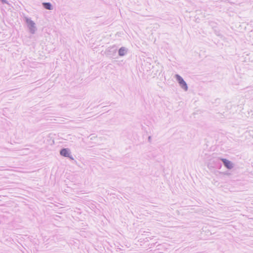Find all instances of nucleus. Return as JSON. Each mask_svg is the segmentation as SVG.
<instances>
[{
    "label": "nucleus",
    "mask_w": 253,
    "mask_h": 253,
    "mask_svg": "<svg viewBox=\"0 0 253 253\" xmlns=\"http://www.w3.org/2000/svg\"><path fill=\"white\" fill-rule=\"evenodd\" d=\"M176 79L180 84L181 86L185 90H187L188 87L186 83L183 80V79L179 75H176Z\"/></svg>",
    "instance_id": "f257e3e1"
},
{
    "label": "nucleus",
    "mask_w": 253,
    "mask_h": 253,
    "mask_svg": "<svg viewBox=\"0 0 253 253\" xmlns=\"http://www.w3.org/2000/svg\"><path fill=\"white\" fill-rule=\"evenodd\" d=\"M60 154L64 157H69V150L67 149H63L60 151Z\"/></svg>",
    "instance_id": "f03ea898"
},
{
    "label": "nucleus",
    "mask_w": 253,
    "mask_h": 253,
    "mask_svg": "<svg viewBox=\"0 0 253 253\" xmlns=\"http://www.w3.org/2000/svg\"><path fill=\"white\" fill-rule=\"evenodd\" d=\"M223 162L225 165V166L228 169H231L232 167V164L231 162L227 160L224 159L223 160Z\"/></svg>",
    "instance_id": "7ed1b4c3"
},
{
    "label": "nucleus",
    "mask_w": 253,
    "mask_h": 253,
    "mask_svg": "<svg viewBox=\"0 0 253 253\" xmlns=\"http://www.w3.org/2000/svg\"><path fill=\"white\" fill-rule=\"evenodd\" d=\"M44 7L47 9H51V5L50 3L46 2L43 3Z\"/></svg>",
    "instance_id": "20e7f679"
},
{
    "label": "nucleus",
    "mask_w": 253,
    "mask_h": 253,
    "mask_svg": "<svg viewBox=\"0 0 253 253\" xmlns=\"http://www.w3.org/2000/svg\"><path fill=\"white\" fill-rule=\"evenodd\" d=\"M125 52H126V50L124 48H121L119 49V53L121 56H123V55H125Z\"/></svg>",
    "instance_id": "39448f33"
}]
</instances>
